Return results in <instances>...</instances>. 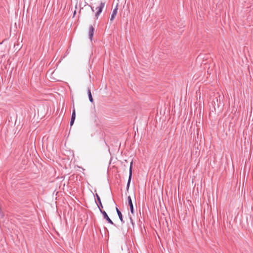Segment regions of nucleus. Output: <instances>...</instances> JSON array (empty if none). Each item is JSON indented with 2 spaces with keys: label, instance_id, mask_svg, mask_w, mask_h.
Segmentation results:
<instances>
[{
  "label": "nucleus",
  "instance_id": "obj_9",
  "mask_svg": "<svg viewBox=\"0 0 253 253\" xmlns=\"http://www.w3.org/2000/svg\"><path fill=\"white\" fill-rule=\"evenodd\" d=\"M116 211L117 212V214L118 215V216H119L121 221L122 222V223H124L125 222V221L123 220V215H122L121 212L118 209V208L117 207L116 208Z\"/></svg>",
  "mask_w": 253,
  "mask_h": 253
},
{
  "label": "nucleus",
  "instance_id": "obj_7",
  "mask_svg": "<svg viewBox=\"0 0 253 253\" xmlns=\"http://www.w3.org/2000/svg\"><path fill=\"white\" fill-rule=\"evenodd\" d=\"M75 118H76V112H75V108L73 107V110L71 119L70 123L71 126H72L74 124L75 120Z\"/></svg>",
  "mask_w": 253,
  "mask_h": 253
},
{
  "label": "nucleus",
  "instance_id": "obj_6",
  "mask_svg": "<svg viewBox=\"0 0 253 253\" xmlns=\"http://www.w3.org/2000/svg\"><path fill=\"white\" fill-rule=\"evenodd\" d=\"M127 200H128V205L129 206V207H130V212L131 213L133 214L134 208H133V204L132 202V200H131V197L130 196H128L127 197Z\"/></svg>",
  "mask_w": 253,
  "mask_h": 253
},
{
  "label": "nucleus",
  "instance_id": "obj_5",
  "mask_svg": "<svg viewBox=\"0 0 253 253\" xmlns=\"http://www.w3.org/2000/svg\"><path fill=\"white\" fill-rule=\"evenodd\" d=\"M95 196H96V199H97V200L98 202V203L96 202V203L98 206V208L99 211H100V210H102V209L103 208V206L102 205L101 199L97 193H96Z\"/></svg>",
  "mask_w": 253,
  "mask_h": 253
},
{
  "label": "nucleus",
  "instance_id": "obj_1",
  "mask_svg": "<svg viewBox=\"0 0 253 253\" xmlns=\"http://www.w3.org/2000/svg\"><path fill=\"white\" fill-rule=\"evenodd\" d=\"M105 3L104 2H101L99 5L95 7V10H96V12L95 14V16L96 19H98V16L102 12V9L105 6Z\"/></svg>",
  "mask_w": 253,
  "mask_h": 253
},
{
  "label": "nucleus",
  "instance_id": "obj_11",
  "mask_svg": "<svg viewBox=\"0 0 253 253\" xmlns=\"http://www.w3.org/2000/svg\"><path fill=\"white\" fill-rule=\"evenodd\" d=\"M129 218H130V222L133 224V220H132V218L131 217H129Z\"/></svg>",
  "mask_w": 253,
  "mask_h": 253
},
{
  "label": "nucleus",
  "instance_id": "obj_12",
  "mask_svg": "<svg viewBox=\"0 0 253 253\" xmlns=\"http://www.w3.org/2000/svg\"><path fill=\"white\" fill-rule=\"evenodd\" d=\"M94 6H91V10H92V11H94Z\"/></svg>",
  "mask_w": 253,
  "mask_h": 253
},
{
  "label": "nucleus",
  "instance_id": "obj_2",
  "mask_svg": "<svg viewBox=\"0 0 253 253\" xmlns=\"http://www.w3.org/2000/svg\"><path fill=\"white\" fill-rule=\"evenodd\" d=\"M132 163L131 162V164H130V168H129V177H128V181H127V185H126V188L127 191H128V190H129V185H130V181H131V176H132Z\"/></svg>",
  "mask_w": 253,
  "mask_h": 253
},
{
  "label": "nucleus",
  "instance_id": "obj_4",
  "mask_svg": "<svg viewBox=\"0 0 253 253\" xmlns=\"http://www.w3.org/2000/svg\"><path fill=\"white\" fill-rule=\"evenodd\" d=\"M94 29L92 25H90L88 31L89 38L90 41L92 40L93 36L94 35Z\"/></svg>",
  "mask_w": 253,
  "mask_h": 253
},
{
  "label": "nucleus",
  "instance_id": "obj_10",
  "mask_svg": "<svg viewBox=\"0 0 253 253\" xmlns=\"http://www.w3.org/2000/svg\"><path fill=\"white\" fill-rule=\"evenodd\" d=\"M87 94L88 96L89 100L91 102H93V99L92 97L91 93L90 90L88 88L87 90Z\"/></svg>",
  "mask_w": 253,
  "mask_h": 253
},
{
  "label": "nucleus",
  "instance_id": "obj_8",
  "mask_svg": "<svg viewBox=\"0 0 253 253\" xmlns=\"http://www.w3.org/2000/svg\"><path fill=\"white\" fill-rule=\"evenodd\" d=\"M118 11V7L116 6L113 10L111 17H110V21H112L114 19L116 15H117Z\"/></svg>",
  "mask_w": 253,
  "mask_h": 253
},
{
  "label": "nucleus",
  "instance_id": "obj_3",
  "mask_svg": "<svg viewBox=\"0 0 253 253\" xmlns=\"http://www.w3.org/2000/svg\"><path fill=\"white\" fill-rule=\"evenodd\" d=\"M100 211L103 214L104 218L105 219L108 221V223H109L112 225H114V223H113V222L109 218V217L107 215V213L104 211H102V210H100Z\"/></svg>",
  "mask_w": 253,
  "mask_h": 253
}]
</instances>
